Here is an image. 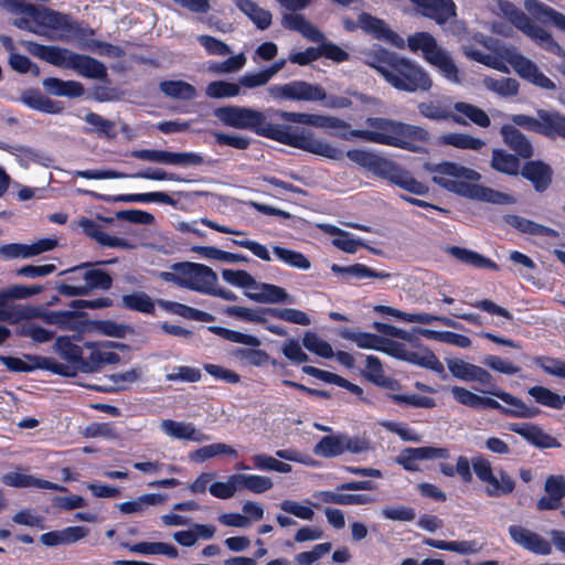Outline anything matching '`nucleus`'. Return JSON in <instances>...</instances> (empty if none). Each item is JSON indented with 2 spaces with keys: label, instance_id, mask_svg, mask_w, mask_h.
<instances>
[{
  "label": "nucleus",
  "instance_id": "1",
  "mask_svg": "<svg viewBox=\"0 0 565 565\" xmlns=\"http://www.w3.org/2000/svg\"><path fill=\"white\" fill-rule=\"evenodd\" d=\"M214 116L225 126L236 129H248L259 136L271 138L303 151L324 157L330 160H339L342 152L331 146L330 142L316 138L306 129L280 127L266 122L263 111L244 106H224L214 110Z\"/></svg>",
  "mask_w": 565,
  "mask_h": 565
},
{
  "label": "nucleus",
  "instance_id": "2",
  "mask_svg": "<svg viewBox=\"0 0 565 565\" xmlns=\"http://www.w3.org/2000/svg\"><path fill=\"white\" fill-rule=\"evenodd\" d=\"M365 125L370 129L340 132L339 138L343 140L360 138L367 142L396 147L413 152L420 151V143H426L430 139L427 129L390 118L369 117L365 119Z\"/></svg>",
  "mask_w": 565,
  "mask_h": 565
},
{
  "label": "nucleus",
  "instance_id": "3",
  "mask_svg": "<svg viewBox=\"0 0 565 565\" xmlns=\"http://www.w3.org/2000/svg\"><path fill=\"white\" fill-rule=\"evenodd\" d=\"M367 63L398 90L415 93L433 88V78L423 66L393 52L377 49L369 55Z\"/></svg>",
  "mask_w": 565,
  "mask_h": 565
},
{
  "label": "nucleus",
  "instance_id": "4",
  "mask_svg": "<svg viewBox=\"0 0 565 565\" xmlns=\"http://www.w3.org/2000/svg\"><path fill=\"white\" fill-rule=\"evenodd\" d=\"M431 172L433 181L436 184L455 193L494 204H511L514 202L509 194L481 185L469 184L470 181H479L481 179L480 173L458 163L443 162L433 168Z\"/></svg>",
  "mask_w": 565,
  "mask_h": 565
},
{
  "label": "nucleus",
  "instance_id": "5",
  "mask_svg": "<svg viewBox=\"0 0 565 565\" xmlns=\"http://www.w3.org/2000/svg\"><path fill=\"white\" fill-rule=\"evenodd\" d=\"M0 6L14 14V26L46 39L56 31H70L68 18L45 7H35L19 0H0Z\"/></svg>",
  "mask_w": 565,
  "mask_h": 565
},
{
  "label": "nucleus",
  "instance_id": "6",
  "mask_svg": "<svg viewBox=\"0 0 565 565\" xmlns=\"http://www.w3.org/2000/svg\"><path fill=\"white\" fill-rule=\"evenodd\" d=\"M333 147V145H331ZM337 149V147L334 146ZM339 150V148H338ZM342 152V158L344 156L356 163L358 166L373 172L374 174L388 180L395 185L417 195H424L428 192V186L417 180H415L411 173L393 161L383 158L375 152H372L366 149H351L345 153ZM340 161V159L338 160Z\"/></svg>",
  "mask_w": 565,
  "mask_h": 565
},
{
  "label": "nucleus",
  "instance_id": "7",
  "mask_svg": "<svg viewBox=\"0 0 565 565\" xmlns=\"http://www.w3.org/2000/svg\"><path fill=\"white\" fill-rule=\"evenodd\" d=\"M22 45L32 55L56 67L72 70L81 76L103 79L107 75L105 65L88 55L78 54L64 47L42 45L31 41H24Z\"/></svg>",
  "mask_w": 565,
  "mask_h": 565
},
{
  "label": "nucleus",
  "instance_id": "8",
  "mask_svg": "<svg viewBox=\"0 0 565 565\" xmlns=\"http://www.w3.org/2000/svg\"><path fill=\"white\" fill-rule=\"evenodd\" d=\"M510 64L514 72L523 79L531 84L546 89H555V84L552 79L545 76L539 66L529 57L523 55L515 46L508 45L501 46L497 50L495 54H488L484 65L497 70L501 73L509 74Z\"/></svg>",
  "mask_w": 565,
  "mask_h": 565
},
{
  "label": "nucleus",
  "instance_id": "9",
  "mask_svg": "<svg viewBox=\"0 0 565 565\" xmlns=\"http://www.w3.org/2000/svg\"><path fill=\"white\" fill-rule=\"evenodd\" d=\"M274 100L324 102L329 108H347L351 100L347 97H327L324 88L318 84L297 79L285 84H274L266 89Z\"/></svg>",
  "mask_w": 565,
  "mask_h": 565
},
{
  "label": "nucleus",
  "instance_id": "10",
  "mask_svg": "<svg viewBox=\"0 0 565 565\" xmlns=\"http://www.w3.org/2000/svg\"><path fill=\"white\" fill-rule=\"evenodd\" d=\"M407 46L413 53H422L423 58L437 68L447 81L460 83L459 70L451 55L438 45L435 38L427 32H417L408 36Z\"/></svg>",
  "mask_w": 565,
  "mask_h": 565
},
{
  "label": "nucleus",
  "instance_id": "11",
  "mask_svg": "<svg viewBox=\"0 0 565 565\" xmlns=\"http://www.w3.org/2000/svg\"><path fill=\"white\" fill-rule=\"evenodd\" d=\"M499 12L519 31L530 38L541 49L565 58V50L554 40L551 32L535 24L522 10L510 1L498 2Z\"/></svg>",
  "mask_w": 565,
  "mask_h": 565
},
{
  "label": "nucleus",
  "instance_id": "12",
  "mask_svg": "<svg viewBox=\"0 0 565 565\" xmlns=\"http://www.w3.org/2000/svg\"><path fill=\"white\" fill-rule=\"evenodd\" d=\"M472 471L483 484L484 493L490 498L511 494L515 489V480L502 468H494L492 462L482 455L471 458Z\"/></svg>",
  "mask_w": 565,
  "mask_h": 565
},
{
  "label": "nucleus",
  "instance_id": "13",
  "mask_svg": "<svg viewBox=\"0 0 565 565\" xmlns=\"http://www.w3.org/2000/svg\"><path fill=\"white\" fill-rule=\"evenodd\" d=\"M87 264L73 267L68 271L73 274L70 277V280L76 282L78 280H83V284H71L65 282L58 287V291L61 295L67 297L75 296H85L89 294L94 289H103L108 290L113 285V278L108 273L102 269H88L82 273V269L85 268Z\"/></svg>",
  "mask_w": 565,
  "mask_h": 565
},
{
  "label": "nucleus",
  "instance_id": "14",
  "mask_svg": "<svg viewBox=\"0 0 565 565\" xmlns=\"http://www.w3.org/2000/svg\"><path fill=\"white\" fill-rule=\"evenodd\" d=\"M370 449V443L366 438L360 436H350L347 434H333L324 436L313 447L315 455L323 458L338 457L345 452L362 454Z\"/></svg>",
  "mask_w": 565,
  "mask_h": 565
},
{
  "label": "nucleus",
  "instance_id": "15",
  "mask_svg": "<svg viewBox=\"0 0 565 565\" xmlns=\"http://www.w3.org/2000/svg\"><path fill=\"white\" fill-rule=\"evenodd\" d=\"M130 156L151 163L177 167L200 166L203 163V158L195 152H173L159 149H137L132 150Z\"/></svg>",
  "mask_w": 565,
  "mask_h": 565
},
{
  "label": "nucleus",
  "instance_id": "16",
  "mask_svg": "<svg viewBox=\"0 0 565 565\" xmlns=\"http://www.w3.org/2000/svg\"><path fill=\"white\" fill-rule=\"evenodd\" d=\"M381 347V352H384L393 358L431 370L443 371L440 361L430 351H426L425 353L409 351L404 343L386 338H383V343Z\"/></svg>",
  "mask_w": 565,
  "mask_h": 565
},
{
  "label": "nucleus",
  "instance_id": "17",
  "mask_svg": "<svg viewBox=\"0 0 565 565\" xmlns=\"http://www.w3.org/2000/svg\"><path fill=\"white\" fill-rule=\"evenodd\" d=\"M218 281L216 273L198 263L184 262V288L207 295Z\"/></svg>",
  "mask_w": 565,
  "mask_h": 565
},
{
  "label": "nucleus",
  "instance_id": "18",
  "mask_svg": "<svg viewBox=\"0 0 565 565\" xmlns=\"http://www.w3.org/2000/svg\"><path fill=\"white\" fill-rule=\"evenodd\" d=\"M0 362L11 372H31L36 369H46L56 374L66 375V366L52 359L25 354L24 360L14 356L0 355Z\"/></svg>",
  "mask_w": 565,
  "mask_h": 565
},
{
  "label": "nucleus",
  "instance_id": "19",
  "mask_svg": "<svg viewBox=\"0 0 565 565\" xmlns=\"http://www.w3.org/2000/svg\"><path fill=\"white\" fill-rule=\"evenodd\" d=\"M508 532L513 543L520 547L536 555L552 554L551 542L541 534L522 525H510Z\"/></svg>",
  "mask_w": 565,
  "mask_h": 565
},
{
  "label": "nucleus",
  "instance_id": "20",
  "mask_svg": "<svg viewBox=\"0 0 565 565\" xmlns=\"http://www.w3.org/2000/svg\"><path fill=\"white\" fill-rule=\"evenodd\" d=\"M450 374L465 382H477L481 385H492V375L483 367L461 359L446 361Z\"/></svg>",
  "mask_w": 565,
  "mask_h": 565
},
{
  "label": "nucleus",
  "instance_id": "21",
  "mask_svg": "<svg viewBox=\"0 0 565 565\" xmlns=\"http://www.w3.org/2000/svg\"><path fill=\"white\" fill-rule=\"evenodd\" d=\"M374 311L384 316H391L394 317L401 321L408 322V323H420V324H429L434 321H438L443 323L446 327L450 328H458V323L447 317L444 316H435L426 312H417V313H409L405 311H401L398 309H395L390 306H383L379 305L374 307Z\"/></svg>",
  "mask_w": 565,
  "mask_h": 565
},
{
  "label": "nucleus",
  "instance_id": "22",
  "mask_svg": "<svg viewBox=\"0 0 565 565\" xmlns=\"http://www.w3.org/2000/svg\"><path fill=\"white\" fill-rule=\"evenodd\" d=\"M487 393L498 397L504 404H507V406H503L498 402L499 407H492L493 409H498L504 415L516 418H533L540 413L537 408L527 406L522 399L504 391L490 390L487 391Z\"/></svg>",
  "mask_w": 565,
  "mask_h": 565
},
{
  "label": "nucleus",
  "instance_id": "23",
  "mask_svg": "<svg viewBox=\"0 0 565 565\" xmlns=\"http://www.w3.org/2000/svg\"><path fill=\"white\" fill-rule=\"evenodd\" d=\"M159 427L164 435L173 439L194 443H205L210 440V437L198 429L192 423L163 419Z\"/></svg>",
  "mask_w": 565,
  "mask_h": 565
},
{
  "label": "nucleus",
  "instance_id": "24",
  "mask_svg": "<svg viewBox=\"0 0 565 565\" xmlns=\"http://www.w3.org/2000/svg\"><path fill=\"white\" fill-rule=\"evenodd\" d=\"M1 481L6 486L14 488H38L58 492L67 491V489L63 486L38 478L32 475H28L20 468L14 471L4 473L1 477Z\"/></svg>",
  "mask_w": 565,
  "mask_h": 565
},
{
  "label": "nucleus",
  "instance_id": "25",
  "mask_svg": "<svg viewBox=\"0 0 565 565\" xmlns=\"http://www.w3.org/2000/svg\"><path fill=\"white\" fill-rule=\"evenodd\" d=\"M358 22L363 31L371 33L376 39L384 40L397 49L405 47L404 39L393 32L384 21L367 13H361L359 15Z\"/></svg>",
  "mask_w": 565,
  "mask_h": 565
},
{
  "label": "nucleus",
  "instance_id": "26",
  "mask_svg": "<svg viewBox=\"0 0 565 565\" xmlns=\"http://www.w3.org/2000/svg\"><path fill=\"white\" fill-rule=\"evenodd\" d=\"M544 490L547 497L537 500L536 509L540 511L557 509L565 498V477L562 475H551L546 478Z\"/></svg>",
  "mask_w": 565,
  "mask_h": 565
},
{
  "label": "nucleus",
  "instance_id": "27",
  "mask_svg": "<svg viewBox=\"0 0 565 565\" xmlns=\"http://www.w3.org/2000/svg\"><path fill=\"white\" fill-rule=\"evenodd\" d=\"M246 297L259 303H294L295 298L290 296L282 287L259 282L255 285L252 291H245Z\"/></svg>",
  "mask_w": 565,
  "mask_h": 565
},
{
  "label": "nucleus",
  "instance_id": "28",
  "mask_svg": "<svg viewBox=\"0 0 565 565\" xmlns=\"http://www.w3.org/2000/svg\"><path fill=\"white\" fill-rule=\"evenodd\" d=\"M510 430L522 436L530 444L537 448H558V440L546 434L541 427L533 424H513Z\"/></svg>",
  "mask_w": 565,
  "mask_h": 565
},
{
  "label": "nucleus",
  "instance_id": "29",
  "mask_svg": "<svg viewBox=\"0 0 565 565\" xmlns=\"http://www.w3.org/2000/svg\"><path fill=\"white\" fill-rule=\"evenodd\" d=\"M423 9V14L443 24L456 15V4L452 0H411Z\"/></svg>",
  "mask_w": 565,
  "mask_h": 565
},
{
  "label": "nucleus",
  "instance_id": "30",
  "mask_svg": "<svg viewBox=\"0 0 565 565\" xmlns=\"http://www.w3.org/2000/svg\"><path fill=\"white\" fill-rule=\"evenodd\" d=\"M19 100L26 107L45 114H61L64 106L61 102L53 100L35 89H26L21 93Z\"/></svg>",
  "mask_w": 565,
  "mask_h": 565
},
{
  "label": "nucleus",
  "instance_id": "31",
  "mask_svg": "<svg viewBox=\"0 0 565 565\" xmlns=\"http://www.w3.org/2000/svg\"><path fill=\"white\" fill-rule=\"evenodd\" d=\"M525 10L537 21L552 23L556 29L565 32V15L539 0H525Z\"/></svg>",
  "mask_w": 565,
  "mask_h": 565
},
{
  "label": "nucleus",
  "instance_id": "32",
  "mask_svg": "<svg viewBox=\"0 0 565 565\" xmlns=\"http://www.w3.org/2000/svg\"><path fill=\"white\" fill-rule=\"evenodd\" d=\"M216 532L215 526L210 524L193 523L188 530H181L172 533V539L175 543L183 547L194 546L200 539L211 540Z\"/></svg>",
  "mask_w": 565,
  "mask_h": 565
},
{
  "label": "nucleus",
  "instance_id": "33",
  "mask_svg": "<svg viewBox=\"0 0 565 565\" xmlns=\"http://www.w3.org/2000/svg\"><path fill=\"white\" fill-rule=\"evenodd\" d=\"M122 547L128 548L131 553L150 556L162 555L168 558H178L179 550L169 542H139L135 544L121 543Z\"/></svg>",
  "mask_w": 565,
  "mask_h": 565
},
{
  "label": "nucleus",
  "instance_id": "34",
  "mask_svg": "<svg viewBox=\"0 0 565 565\" xmlns=\"http://www.w3.org/2000/svg\"><path fill=\"white\" fill-rule=\"evenodd\" d=\"M85 193L90 194L99 200H103L108 203H117V202H138V203H146V202H159L163 204H172L173 200L170 195H168L164 192H149V193H136V194H118V195H104V194H96L94 192L86 191Z\"/></svg>",
  "mask_w": 565,
  "mask_h": 565
},
{
  "label": "nucleus",
  "instance_id": "35",
  "mask_svg": "<svg viewBox=\"0 0 565 565\" xmlns=\"http://www.w3.org/2000/svg\"><path fill=\"white\" fill-rule=\"evenodd\" d=\"M167 501V495L162 493H146L138 498L121 502L118 510L124 514H143L151 507H160Z\"/></svg>",
  "mask_w": 565,
  "mask_h": 565
},
{
  "label": "nucleus",
  "instance_id": "36",
  "mask_svg": "<svg viewBox=\"0 0 565 565\" xmlns=\"http://www.w3.org/2000/svg\"><path fill=\"white\" fill-rule=\"evenodd\" d=\"M44 89L57 97L76 98L81 97L85 89L84 86L76 81H63L57 77H47L42 82Z\"/></svg>",
  "mask_w": 565,
  "mask_h": 565
},
{
  "label": "nucleus",
  "instance_id": "37",
  "mask_svg": "<svg viewBox=\"0 0 565 565\" xmlns=\"http://www.w3.org/2000/svg\"><path fill=\"white\" fill-rule=\"evenodd\" d=\"M418 113L430 120L443 121L451 119L456 124L467 125L468 121L459 115H454L450 108L443 106L440 102L428 100L417 105Z\"/></svg>",
  "mask_w": 565,
  "mask_h": 565
},
{
  "label": "nucleus",
  "instance_id": "38",
  "mask_svg": "<svg viewBox=\"0 0 565 565\" xmlns=\"http://www.w3.org/2000/svg\"><path fill=\"white\" fill-rule=\"evenodd\" d=\"M521 173L540 192L545 191L552 181V169L542 161L527 162Z\"/></svg>",
  "mask_w": 565,
  "mask_h": 565
},
{
  "label": "nucleus",
  "instance_id": "39",
  "mask_svg": "<svg viewBox=\"0 0 565 565\" xmlns=\"http://www.w3.org/2000/svg\"><path fill=\"white\" fill-rule=\"evenodd\" d=\"M78 225L87 236L95 239L100 245L107 247H128V243L125 239L108 235L98 223L90 218L84 217L79 220Z\"/></svg>",
  "mask_w": 565,
  "mask_h": 565
},
{
  "label": "nucleus",
  "instance_id": "40",
  "mask_svg": "<svg viewBox=\"0 0 565 565\" xmlns=\"http://www.w3.org/2000/svg\"><path fill=\"white\" fill-rule=\"evenodd\" d=\"M160 92L168 98L192 100L198 97L196 88L181 79H166L159 83Z\"/></svg>",
  "mask_w": 565,
  "mask_h": 565
},
{
  "label": "nucleus",
  "instance_id": "41",
  "mask_svg": "<svg viewBox=\"0 0 565 565\" xmlns=\"http://www.w3.org/2000/svg\"><path fill=\"white\" fill-rule=\"evenodd\" d=\"M282 25L286 29L301 33L312 42H321L324 39L323 34L313 24L306 20L302 14L289 13L284 15Z\"/></svg>",
  "mask_w": 565,
  "mask_h": 565
},
{
  "label": "nucleus",
  "instance_id": "42",
  "mask_svg": "<svg viewBox=\"0 0 565 565\" xmlns=\"http://www.w3.org/2000/svg\"><path fill=\"white\" fill-rule=\"evenodd\" d=\"M504 142L522 158H530L533 148L526 137L514 126L505 125L501 128Z\"/></svg>",
  "mask_w": 565,
  "mask_h": 565
},
{
  "label": "nucleus",
  "instance_id": "43",
  "mask_svg": "<svg viewBox=\"0 0 565 565\" xmlns=\"http://www.w3.org/2000/svg\"><path fill=\"white\" fill-rule=\"evenodd\" d=\"M451 396L456 402L461 405L471 408H490V407H499L498 401L491 397L480 396L465 387L461 386H452L450 388Z\"/></svg>",
  "mask_w": 565,
  "mask_h": 565
},
{
  "label": "nucleus",
  "instance_id": "44",
  "mask_svg": "<svg viewBox=\"0 0 565 565\" xmlns=\"http://www.w3.org/2000/svg\"><path fill=\"white\" fill-rule=\"evenodd\" d=\"M438 146H451L457 149H468L478 151L484 147L482 139L472 137L463 132H447L437 138Z\"/></svg>",
  "mask_w": 565,
  "mask_h": 565
},
{
  "label": "nucleus",
  "instance_id": "45",
  "mask_svg": "<svg viewBox=\"0 0 565 565\" xmlns=\"http://www.w3.org/2000/svg\"><path fill=\"white\" fill-rule=\"evenodd\" d=\"M235 6L247 15L260 30H266L271 24L273 15L268 10L260 8L253 0H232Z\"/></svg>",
  "mask_w": 565,
  "mask_h": 565
},
{
  "label": "nucleus",
  "instance_id": "46",
  "mask_svg": "<svg viewBox=\"0 0 565 565\" xmlns=\"http://www.w3.org/2000/svg\"><path fill=\"white\" fill-rule=\"evenodd\" d=\"M537 116L541 118V134L550 138H565V116L548 110H539Z\"/></svg>",
  "mask_w": 565,
  "mask_h": 565
},
{
  "label": "nucleus",
  "instance_id": "47",
  "mask_svg": "<svg viewBox=\"0 0 565 565\" xmlns=\"http://www.w3.org/2000/svg\"><path fill=\"white\" fill-rule=\"evenodd\" d=\"M120 305L127 310L145 315H153L156 309V301L143 291H134L131 294L122 295L120 298Z\"/></svg>",
  "mask_w": 565,
  "mask_h": 565
},
{
  "label": "nucleus",
  "instance_id": "48",
  "mask_svg": "<svg viewBox=\"0 0 565 565\" xmlns=\"http://www.w3.org/2000/svg\"><path fill=\"white\" fill-rule=\"evenodd\" d=\"M416 333L430 340L441 343L450 344L461 349H467L471 345V339L467 335L455 333L451 331H436L430 329L417 328Z\"/></svg>",
  "mask_w": 565,
  "mask_h": 565
},
{
  "label": "nucleus",
  "instance_id": "49",
  "mask_svg": "<svg viewBox=\"0 0 565 565\" xmlns=\"http://www.w3.org/2000/svg\"><path fill=\"white\" fill-rule=\"evenodd\" d=\"M505 222L511 225L512 227L516 228L518 231L530 234V235H539V236H551V237H557L558 232L537 224L531 220L524 218L519 215H508L505 216Z\"/></svg>",
  "mask_w": 565,
  "mask_h": 565
},
{
  "label": "nucleus",
  "instance_id": "50",
  "mask_svg": "<svg viewBox=\"0 0 565 565\" xmlns=\"http://www.w3.org/2000/svg\"><path fill=\"white\" fill-rule=\"evenodd\" d=\"M331 270L334 274L338 275H348L353 278H356L359 280L366 279V278H376V279H387L391 277L390 273L386 271H380L372 269L363 264H354L351 266H340L337 264H333L331 266Z\"/></svg>",
  "mask_w": 565,
  "mask_h": 565
},
{
  "label": "nucleus",
  "instance_id": "51",
  "mask_svg": "<svg viewBox=\"0 0 565 565\" xmlns=\"http://www.w3.org/2000/svg\"><path fill=\"white\" fill-rule=\"evenodd\" d=\"M220 455H227L230 457L236 458L238 456L236 449L232 446L224 443H215L203 446L192 452L189 454V458L191 461L196 463H202L213 457Z\"/></svg>",
  "mask_w": 565,
  "mask_h": 565
},
{
  "label": "nucleus",
  "instance_id": "52",
  "mask_svg": "<svg viewBox=\"0 0 565 565\" xmlns=\"http://www.w3.org/2000/svg\"><path fill=\"white\" fill-rule=\"evenodd\" d=\"M448 253L456 259L465 264L472 265L478 268H489L492 270H498V266L495 263L473 250L452 246L448 248Z\"/></svg>",
  "mask_w": 565,
  "mask_h": 565
},
{
  "label": "nucleus",
  "instance_id": "53",
  "mask_svg": "<svg viewBox=\"0 0 565 565\" xmlns=\"http://www.w3.org/2000/svg\"><path fill=\"white\" fill-rule=\"evenodd\" d=\"M423 543L438 550L450 551L462 555L473 554L479 551V546L475 541H441L426 537Z\"/></svg>",
  "mask_w": 565,
  "mask_h": 565
},
{
  "label": "nucleus",
  "instance_id": "54",
  "mask_svg": "<svg viewBox=\"0 0 565 565\" xmlns=\"http://www.w3.org/2000/svg\"><path fill=\"white\" fill-rule=\"evenodd\" d=\"M53 351L58 354L61 359L74 365L82 360V348L73 343L70 337H57L53 344Z\"/></svg>",
  "mask_w": 565,
  "mask_h": 565
},
{
  "label": "nucleus",
  "instance_id": "55",
  "mask_svg": "<svg viewBox=\"0 0 565 565\" xmlns=\"http://www.w3.org/2000/svg\"><path fill=\"white\" fill-rule=\"evenodd\" d=\"M158 303L164 310L186 319H193L198 321H211L213 319L212 315L207 312L194 309L192 307L179 302L169 300H158Z\"/></svg>",
  "mask_w": 565,
  "mask_h": 565
},
{
  "label": "nucleus",
  "instance_id": "56",
  "mask_svg": "<svg viewBox=\"0 0 565 565\" xmlns=\"http://www.w3.org/2000/svg\"><path fill=\"white\" fill-rule=\"evenodd\" d=\"M340 335L354 342L361 349L380 351L383 343V337L367 332L343 330Z\"/></svg>",
  "mask_w": 565,
  "mask_h": 565
},
{
  "label": "nucleus",
  "instance_id": "57",
  "mask_svg": "<svg viewBox=\"0 0 565 565\" xmlns=\"http://www.w3.org/2000/svg\"><path fill=\"white\" fill-rule=\"evenodd\" d=\"M274 255L286 265L300 269L308 270L311 267V263L308 257H306L302 253L284 248L280 246L273 247Z\"/></svg>",
  "mask_w": 565,
  "mask_h": 565
},
{
  "label": "nucleus",
  "instance_id": "58",
  "mask_svg": "<svg viewBox=\"0 0 565 565\" xmlns=\"http://www.w3.org/2000/svg\"><path fill=\"white\" fill-rule=\"evenodd\" d=\"M454 110L456 111L455 115H459L463 119L466 117L479 127L487 128L490 126L489 116L486 114V111L475 105L465 102H458L454 105Z\"/></svg>",
  "mask_w": 565,
  "mask_h": 565
},
{
  "label": "nucleus",
  "instance_id": "59",
  "mask_svg": "<svg viewBox=\"0 0 565 565\" xmlns=\"http://www.w3.org/2000/svg\"><path fill=\"white\" fill-rule=\"evenodd\" d=\"M483 86L502 96V97H511L518 94L519 90V83L511 77H501V78H493V77H484L482 81Z\"/></svg>",
  "mask_w": 565,
  "mask_h": 565
},
{
  "label": "nucleus",
  "instance_id": "60",
  "mask_svg": "<svg viewBox=\"0 0 565 565\" xmlns=\"http://www.w3.org/2000/svg\"><path fill=\"white\" fill-rule=\"evenodd\" d=\"M302 344L309 352L318 356L330 359L334 355L331 344L319 337L316 332H305Z\"/></svg>",
  "mask_w": 565,
  "mask_h": 565
},
{
  "label": "nucleus",
  "instance_id": "61",
  "mask_svg": "<svg viewBox=\"0 0 565 565\" xmlns=\"http://www.w3.org/2000/svg\"><path fill=\"white\" fill-rule=\"evenodd\" d=\"M267 312L271 317L280 319L288 323H294L302 327L311 324V319L309 315L296 308H267Z\"/></svg>",
  "mask_w": 565,
  "mask_h": 565
},
{
  "label": "nucleus",
  "instance_id": "62",
  "mask_svg": "<svg viewBox=\"0 0 565 565\" xmlns=\"http://www.w3.org/2000/svg\"><path fill=\"white\" fill-rule=\"evenodd\" d=\"M529 394L541 405L553 409H561L565 404V395H558L543 386L531 387Z\"/></svg>",
  "mask_w": 565,
  "mask_h": 565
},
{
  "label": "nucleus",
  "instance_id": "63",
  "mask_svg": "<svg viewBox=\"0 0 565 565\" xmlns=\"http://www.w3.org/2000/svg\"><path fill=\"white\" fill-rule=\"evenodd\" d=\"M491 167L502 173L515 175L519 171V160L514 156L503 150H493L491 158Z\"/></svg>",
  "mask_w": 565,
  "mask_h": 565
},
{
  "label": "nucleus",
  "instance_id": "64",
  "mask_svg": "<svg viewBox=\"0 0 565 565\" xmlns=\"http://www.w3.org/2000/svg\"><path fill=\"white\" fill-rule=\"evenodd\" d=\"M239 489L238 473L231 475L226 481H215L209 487L210 493L222 500L233 498Z\"/></svg>",
  "mask_w": 565,
  "mask_h": 565
}]
</instances>
